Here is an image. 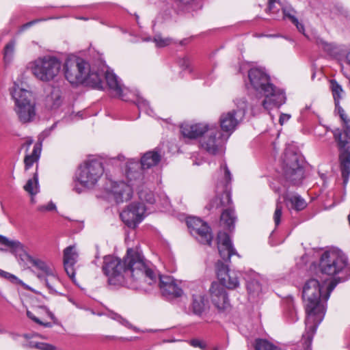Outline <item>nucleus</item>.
<instances>
[{
	"mask_svg": "<svg viewBox=\"0 0 350 350\" xmlns=\"http://www.w3.org/2000/svg\"><path fill=\"white\" fill-rule=\"evenodd\" d=\"M319 271L323 275L333 277L327 285L320 284L316 279H310L304 284L302 297L306 311V332L302 339L308 349L312 343L317 328L323 321L327 301L331 293L340 282L350 277V265L347 256L340 250H326L320 256Z\"/></svg>",
	"mask_w": 350,
	"mask_h": 350,
	"instance_id": "f257e3e1",
	"label": "nucleus"
},
{
	"mask_svg": "<svg viewBox=\"0 0 350 350\" xmlns=\"http://www.w3.org/2000/svg\"><path fill=\"white\" fill-rule=\"evenodd\" d=\"M103 271L111 284H122L133 281L139 284H152L157 280L153 265L145 259L138 249L128 248L123 260L108 255L103 259Z\"/></svg>",
	"mask_w": 350,
	"mask_h": 350,
	"instance_id": "f03ea898",
	"label": "nucleus"
},
{
	"mask_svg": "<svg viewBox=\"0 0 350 350\" xmlns=\"http://www.w3.org/2000/svg\"><path fill=\"white\" fill-rule=\"evenodd\" d=\"M248 77L253 88L264 96L260 105L267 111L279 108L285 103L284 92L274 86L266 72L257 68L250 70Z\"/></svg>",
	"mask_w": 350,
	"mask_h": 350,
	"instance_id": "7ed1b4c3",
	"label": "nucleus"
},
{
	"mask_svg": "<svg viewBox=\"0 0 350 350\" xmlns=\"http://www.w3.org/2000/svg\"><path fill=\"white\" fill-rule=\"evenodd\" d=\"M180 132L184 137L188 139H196L208 132L200 140L201 148L214 155L223 152L225 140L221 131L213 126H210L206 123L184 122L180 125Z\"/></svg>",
	"mask_w": 350,
	"mask_h": 350,
	"instance_id": "20e7f679",
	"label": "nucleus"
},
{
	"mask_svg": "<svg viewBox=\"0 0 350 350\" xmlns=\"http://www.w3.org/2000/svg\"><path fill=\"white\" fill-rule=\"evenodd\" d=\"M139 176L140 173H133L129 171L126 174L127 183L108 180L105 183V192L102 197L112 199L117 204L130 200L133 196V187H136L141 182Z\"/></svg>",
	"mask_w": 350,
	"mask_h": 350,
	"instance_id": "39448f33",
	"label": "nucleus"
},
{
	"mask_svg": "<svg viewBox=\"0 0 350 350\" xmlns=\"http://www.w3.org/2000/svg\"><path fill=\"white\" fill-rule=\"evenodd\" d=\"M14 100V111L21 122L33 121L36 117V102L31 91L14 83L10 89Z\"/></svg>",
	"mask_w": 350,
	"mask_h": 350,
	"instance_id": "423d86ee",
	"label": "nucleus"
},
{
	"mask_svg": "<svg viewBox=\"0 0 350 350\" xmlns=\"http://www.w3.org/2000/svg\"><path fill=\"white\" fill-rule=\"evenodd\" d=\"M342 123L343 131L339 129L334 130V135L338 142L340 150V170L343 178V184L347 185L350 174V119L345 113L340 116Z\"/></svg>",
	"mask_w": 350,
	"mask_h": 350,
	"instance_id": "0eeeda50",
	"label": "nucleus"
},
{
	"mask_svg": "<svg viewBox=\"0 0 350 350\" xmlns=\"http://www.w3.org/2000/svg\"><path fill=\"white\" fill-rule=\"evenodd\" d=\"M29 68L33 75L42 82H50L59 75L62 63L56 57L45 55L29 63Z\"/></svg>",
	"mask_w": 350,
	"mask_h": 350,
	"instance_id": "6e6552de",
	"label": "nucleus"
},
{
	"mask_svg": "<svg viewBox=\"0 0 350 350\" xmlns=\"http://www.w3.org/2000/svg\"><path fill=\"white\" fill-rule=\"evenodd\" d=\"M19 258L23 262H29L38 269L41 271L37 274L38 278L44 282L51 292H56V287L59 284V279L55 269L49 265L44 260L34 258L29 255L23 248V252L19 253Z\"/></svg>",
	"mask_w": 350,
	"mask_h": 350,
	"instance_id": "1a4fd4ad",
	"label": "nucleus"
},
{
	"mask_svg": "<svg viewBox=\"0 0 350 350\" xmlns=\"http://www.w3.org/2000/svg\"><path fill=\"white\" fill-rule=\"evenodd\" d=\"M86 61L77 55H69L63 66L65 78L72 85L83 83L88 79Z\"/></svg>",
	"mask_w": 350,
	"mask_h": 350,
	"instance_id": "9d476101",
	"label": "nucleus"
},
{
	"mask_svg": "<svg viewBox=\"0 0 350 350\" xmlns=\"http://www.w3.org/2000/svg\"><path fill=\"white\" fill-rule=\"evenodd\" d=\"M299 156L294 152L284 153V176L294 185L299 184L304 178V168Z\"/></svg>",
	"mask_w": 350,
	"mask_h": 350,
	"instance_id": "9b49d317",
	"label": "nucleus"
},
{
	"mask_svg": "<svg viewBox=\"0 0 350 350\" xmlns=\"http://www.w3.org/2000/svg\"><path fill=\"white\" fill-rule=\"evenodd\" d=\"M146 208L141 203H133L120 213L122 221L130 228H135L146 217Z\"/></svg>",
	"mask_w": 350,
	"mask_h": 350,
	"instance_id": "f8f14e48",
	"label": "nucleus"
},
{
	"mask_svg": "<svg viewBox=\"0 0 350 350\" xmlns=\"http://www.w3.org/2000/svg\"><path fill=\"white\" fill-rule=\"evenodd\" d=\"M215 270L221 285L224 288L234 289L239 286V280L237 273L230 271L228 266L221 260L215 264Z\"/></svg>",
	"mask_w": 350,
	"mask_h": 350,
	"instance_id": "ddd939ff",
	"label": "nucleus"
},
{
	"mask_svg": "<svg viewBox=\"0 0 350 350\" xmlns=\"http://www.w3.org/2000/svg\"><path fill=\"white\" fill-rule=\"evenodd\" d=\"M154 271L157 274L156 284L159 280V286L161 289L163 296L166 298L180 297L183 295V291L175 282L173 278L169 275H161L157 272L153 265ZM154 284L152 283L151 285Z\"/></svg>",
	"mask_w": 350,
	"mask_h": 350,
	"instance_id": "4468645a",
	"label": "nucleus"
},
{
	"mask_svg": "<svg viewBox=\"0 0 350 350\" xmlns=\"http://www.w3.org/2000/svg\"><path fill=\"white\" fill-rule=\"evenodd\" d=\"M187 226L193 234L199 236L204 241H212L213 233L207 222L200 217L189 216L186 219Z\"/></svg>",
	"mask_w": 350,
	"mask_h": 350,
	"instance_id": "2eb2a0df",
	"label": "nucleus"
},
{
	"mask_svg": "<svg viewBox=\"0 0 350 350\" xmlns=\"http://www.w3.org/2000/svg\"><path fill=\"white\" fill-rule=\"evenodd\" d=\"M282 9L284 18H287L294 24L298 31L305 35V29L302 23H299L295 16V10L290 5H282L279 0H269L268 9L270 12L277 14Z\"/></svg>",
	"mask_w": 350,
	"mask_h": 350,
	"instance_id": "dca6fc26",
	"label": "nucleus"
},
{
	"mask_svg": "<svg viewBox=\"0 0 350 350\" xmlns=\"http://www.w3.org/2000/svg\"><path fill=\"white\" fill-rule=\"evenodd\" d=\"M79 258V250L75 244L66 247L63 251V265L67 275L75 281V265Z\"/></svg>",
	"mask_w": 350,
	"mask_h": 350,
	"instance_id": "f3484780",
	"label": "nucleus"
},
{
	"mask_svg": "<svg viewBox=\"0 0 350 350\" xmlns=\"http://www.w3.org/2000/svg\"><path fill=\"white\" fill-rule=\"evenodd\" d=\"M212 303L219 310H225L230 307V302L224 288L217 282H213L210 288Z\"/></svg>",
	"mask_w": 350,
	"mask_h": 350,
	"instance_id": "a211bd4d",
	"label": "nucleus"
},
{
	"mask_svg": "<svg viewBox=\"0 0 350 350\" xmlns=\"http://www.w3.org/2000/svg\"><path fill=\"white\" fill-rule=\"evenodd\" d=\"M243 112L237 113L235 109L223 113L219 118V124L223 131L230 135L243 120Z\"/></svg>",
	"mask_w": 350,
	"mask_h": 350,
	"instance_id": "6ab92c4d",
	"label": "nucleus"
},
{
	"mask_svg": "<svg viewBox=\"0 0 350 350\" xmlns=\"http://www.w3.org/2000/svg\"><path fill=\"white\" fill-rule=\"evenodd\" d=\"M107 66L102 61L98 62V66L89 68V88L96 90L103 89V78L105 77Z\"/></svg>",
	"mask_w": 350,
	"mask_h": 350,
	"instance_id": "aec40b11",
	"label": "nucleus"
},
{
	"mask_svg": "<svg viewBox=\"0 0 350 350\" xmlns=\"http://www.w3.org/2000/svg\"><path fill=\"white\" fill-rule=\"evenodd\" d=\"M105 78L110 94L113 96L124 99L125 88L113 71L109 70L108 68H106Z\"/></svg>",
	"mask_w": 350,
	"mask_h": 350,
	"instance_id": "412c9836",
	"label": "nucleus"
},
{
	"mask_svg": "<svg viewBox=\"0 0 350 350\" xmlns=\"http://www.w3.org/2000/svg\"><path fill=\"white\" fill-rule=\"evenodd\" d=\"M88 187V161L81 163L75 173L74 189L78 193L84 191Z\"/></svg>",
	"mask_w": 350,
	"mask_h": 350,
	"instance_id": "4be33fe9",
	"label": "nucleus"
},
{
	"mask_svg": "<svg viewBox=\"0 0 350 350\" xmlns=\"http://www.w3.org/2000/svg\"><path fill=\"white\" fill-rule=\"evenodd\" d=\"M283 198L287 207L297 211H302L307 206L306 200L297 193H286Z\"/></svg>",
	"mask_w": 350,
	"mask_h": 350,
	"instance_id": "5701e85b",
	"label": "nucleus"
},
{
	"mask_svg": "<svg viewBox=\"0 0 350 350\" xmlns=\"http://www.w3.org/2000/svg\"><path fill=\"white\" fill-rule=\"evenodd\" d=\"M103 173V163L100 161L89 157V183L94 184Z\"/></svg>",
	"mask_w": 350,
	"mask_h": 350,
	"instance_id": "b1692460",
	"label": "nucleus"
},
{
	"mask_svg": "<svg viewBox=\"0 0 350 350\" xmlns=\"http://www.w3.org/2000/svg\"><path fill=\"white\" fill-rule=\"evenodd\" d=\"M62 91L58 87H53L51 92L46 96L45 104L49 109L59 107L62 103Z\"/></svg>",
	"mask_w": 350,
	"mask_h": 350,
	"instance_id": "393cba45",
	"label": "nucleus"
},
{
	"mask_svg": "<svg viewBox=\"0 0 350 350\" xmlns=\"http://www.w3.org/2000/svg\"><path fill=\"white\" fill-rule=\"evenodd\" d=\"M217 248L220 257L225 261H230V257L236 255L239 257V255L234 248L232 242H217Z\"/></svg>",
	"mask_w": 350,
	"mask_h": 350,
	"instance_id": "a878e982",
	"label": "nucleus"
},
{
	"mask_svg": "<svg viewBox=\"0 0 350 350\" xmlns=\"http://www.w3.org/2000/svg\"><path fill=\"white\" fill-rule=\"evenodd\" d=\"M231 202L230 195L227 191H221V193L217 195L206 206L207 208L212 210L224 206Z\"/></svg>",
	"mask_w": 350,
	"mask_h": 350,
	"instance_id": "bb28decb",
	"label": "nucleus"
},
{
	"mask_svg": "<svg viewBox=\"0 0 350 350\" xmlns=\"http://www.w3.org/2000/svg\"><path fill=\"white\" fill-rule=\"evenodd\" d=\"M236 220L237 217L233 208H226L224 210L221 214L220 221L230 232L234 229V224Z\"/></svg>",
	"mask_w": 350,
	"mask_h": 350,
	"instance_id": "cd10ccee",
	"label": "nucleus"
},
{
	"mask_svg": "<svg viewBox=\"0 0 350 350\" xmlns=\"http://www.w3.org/2000/svg\"><path fill=\"white\" fill-rule=\"evenodd\" d=\"M139 179L141 182L136 185L137 189V194L139 198L142 201L149 204H153L155 202L154 195L152 191L148 189L143 185L142 175L140 174Z\"/></svg>",
	"mask_w": 350,
	"mask_h": 350,
	"instance_id": "c85d7f7f",
	"label": "nucleus"
},
{
	"mask_svg": "<svg viewBox=\"0 0 350 350\" xmlns=\"http://www.w3.org/2000/svg\"><path fill=\"white\" fill-rule=\"evenodd\" d=\"M161 160V155L155 151H149L145 153L141 159L142 167L150 168L156 165Z\"/></svg>",
	"mask_w": 350,
	"mask_h": 350,
	"instance_id": "c756f323",
	"label": "nucleus"
},
{
	"mask_svg": "<svg viewBox=\"0 0 350 350\" xmlns=\"http://www.w3.org/2000/svg\"><path fill=\"white\" fill-rule=\"evenodd\" d=\"M41 153V144H36L33 146L32 153L27 154L24 159L25 169L28 170L34 163L37 162Z\"/></svg>",
	"mask_w": 350,
	"mask_h": 350,
	"instance_id": "7c9ffc66",
	"label": "nucleus"
},
{
	"mask_svg": "<svg viewBox=\"0 0 350 350\" xmlns=\"http://www.w3.org/2000/svg\"><path fill=\"white\" fill-rule=\"evenodd\" d=\"M23 246L21 242H0V251L10 252L19 257V253L23 252Z\"/></svg>",
	"mask_w": 350,
	"mask_h": 350,
	"instance_id": "2f4dec72",
	"label": "nucleus"
},
{
	"mask_svg": "<svg viewBox=\"0 0 350 350\" xmlns=\"http://www.w3.org/2000/svg\"><path fill=\"white\" fill-rule=\"evenodd\" d=\"M24 190L31 196H36L40 191L38 185V177L37 173H35L33 177L27 180L23 187Z\"/></svg>",
	"mask_w": 350,
	"mask_h": 350,
	"instance_id": "473e14b6",
	"label": "nucleus"
},
{
	"mask_svg": "<svg viewBox=\"0 0 350 350\" xmlns=\"http://www.w3.org/2000/svg\"><path fill=\"white\" fill-rule=\"evenodd\" d=\"M192 310L196 314H201L204 309V296L198 294L193 295Z\"/></svg>",
	"mask_w": 350,
	"mask_h": 350,
	"instance_id": "72a5a7b5",
	"label": "nucleus"
},
{
	"mask_svg": "<svg viewBox=\"0 0 350 350\" xmlns=\"http://www.w3.org/2000/svg\"><path fill=\"white\" fill-rule=\"evenodd\" d=\"M15 50V42L14 40L8 42L5 48L3 53V59L5 64H9L13 59Z\"/></svg>",
	"mask_w": 350,
	"mask_h": 350,
	"instance_id": "f704fd0d",
	"label": "nucleus"
},
{
	"mask_svg": "<svg viewBox=\"0 0 350 350\" xmlns=\"http://www.w3.org/2000/svg\"><path fill=\"white\" fill-rule=\"evenodd\" d=\"M255 350H281L279 347L265 339L255 340Z\"/></svg>",
	"mask_w": 350,
	"mask_h": 350,
	"instance_id": "c9c22d12",
	"label": "nucleus"
},
{
	"mask_svg": "<svg viewBox=\"0 0 350 350\" xmlns=\"http://www.w3.org/2000/svg\"><path fill=\"white\" fill-rule=\"evenodd\" d=\"M1 278L5 279L14 284L21 285L23 287H24L25 289L31 290V288L28 285L25 284L22 280H21L19 278H18L16 275L10 273L9 272H7L5 271L3 272V276Z\"/></svg>",
	"mask_w": 350,
	"mask_h": 350,
	"instance_id": "e433bc0d",
	"label": "nucleus"
},
{
	"mask_svg": "<svg viewBox=\"0 0 350 350\" xmlns=\"http://www.w3.org/2000/svg\"><path fill=\"white\" fill-rule=\"evenodd\" d=\"M330 88L334 98V101L338 100L341 98V94L343 92L342 87L334 79L330 81Z\"/></svg>",
	"mask_w": 350,
	"mask_h": 350,
	"instance_id": "4c0bfd02",
	"label": "nucleus"
},
{
	"mask_svg": "<svg viewBox=\"0 0 350 350\" xmlns=\"http://www.w3.org/2000/svg\"><path fill=\"white\" fill-rule=\"evenodd\" d=\"M247 289L250 294L256 295L261 291V286L256 279H252L247 282Z\"/></svg>",
	"mask_w": 350,
	"mask_h": 350,
	"instance_id": "58836bf2",
	"label": "nucleus"
},
{
	"mask_svg": "<svg viewBox=\"0 0 350 350\" xmlns=\"http://www.w3.org/2000/svg\"><path fill=\"white\" fill-rule=\"evenodd\" d=\"M237 109H235L237 113L243 112V117L244 118L245 111L247 108V102L245 97L237 98L234 100Z\"/></svg>",
	"mask_w": 350,
	"mask_h": 350,
	"instance_id": "ea45409f",
	"label": "nucleus"
},
{
	"mask_svg": "<svg viewBox=\"0 0 350 350\" xmlns=\"http://www.w3.org/2000/svg\"><path fill=\"white\" fill-rule=\"evenodd\" d=\"M31 348H36L39 350H56V347L46 342H31L29 345Z\"/></svg>",
	"mask_w": 350,
	"mask_h": 350,
	"instance_id": "a19ab883",
	"label": "nucleus"
},
{
	"mask_svg": "<svg viewBox=\"0 0 350 350\" xmlns=\"http://www.w3.org/2000/svg\"><path fill=\"white\" fill-rule=\"evenodd\" d=\"M136 105L140 111H144L146 113L150 114L151 109L148 101L139 95L137 97Z\"/></svg>",
	"mask_w": 350,
	"mask_h": 350,
	"instance_id": "79ce46f5",
	"label": "nucleus"
},
{
	"mask_svg": "<svg viewBox=\"0 0 350 350\" xmlns=\"http://www.w3.org/2000/svg\"><path fill=\"white\" fill-rule=\"evenodd\" d=\"M282 215V204L280 200L276 202L275 210L273 214V220L275 226H278L280 223V219Z\"/></svg>",
	"mask_w": 350,
	"mask_h": 350,
	"instance_id": "37998d69",
	"label": "nucleus"
},
{
	"mask_svg": "<svg viewBox=\"0 0 350 350\" xmlns=\"http://www.w3.org/2000/svg\"><path fill=\"white\" fill-rule=\"evenodd\" d=\"M154 42L157 47H164L170 44L171 39L162 38L160 35H157L154 38Z\"/></svg>",
	"mask_w": 350,
	"mask_h": 350,
	"instance_id": "c03bdc74",
	"label": "nucleus"
},
{
	"mask_svg": "<svg viewBox=\"0 0 350 350\" xmlns=\"http://www.w3.org/2000/svg\"><path fill=\"white\" fill-rule=\"evenodd\" d=\"M27 316L28 317V318H29L30 319H31L33 321H34L35 323L40 325H42L45 327H52V324L51 323H44L42 321H41L38 318H37L31 311H29V310H27Z\"/></svg>",
	"mask_w": 350,
	"mask_h": 350,
	"instance_id": "a18cd8bd",
	"label": "nucleus"
},
{
	"mask_svg": "<svg viewBox=\"0 0 350 350\" xmlns=\"http://www.w3.org/2000/svg\"><path fill=\"white\" fill-rule=\"evenodd\" d=\"M110 317L112 319H114V320L118 321L120 323H121L122 325H124L125 327H131V323L127 320L124 319L120 315H119V314H118L116 313H111L110 314Z\"/></svg>",
	"mask_w": 350,
	"mask_h": 350,
	"instance_id": "49530a36",
	"label": "nucleus"
},
{
	"mask_svg": "<svg viewBox=\"0 0 350 350\" xmlns=\"http://www.w3.org/2000/svg\"><path fill=\"white\" fill-rule=\"evenodd\" d=\"M56 209L55 204L50 202L46 205H41L38 207V210L41 212L50 211Z\"/></svg>",
	"mask_w": 350,
	"mask_h": 350,
	"instance_id": "de8ad7c7",
	"label": "nucleus"
},
{
	"mask_svg": "<svg viewBox=\"0 0 350 350\" xmlns=\"http://www.w3.org/2000/svg\"><path fill=\"white\" fill-rule=\"evenodd\" d=\"M179 65L183 70H188L189 72H191L190 68V61L187 57H184L179 61Z\"/></svg>",
	"mask_w": 350,
	"mask_h": 350,
	"instance_id": "09e8293b",
	"label": "nucleus"
},
{
	"mask_svg": "<svg viewBox=\"0 0 350 350\" xmlns=\"http://www.w3.org/2000/svg\"><path fill=\"white\" fill-rule=\"evenodd\" d=\"M230 239H231L230 235L226 232L220 231L217 234V241H230Z\"/></svg>",
	"mask_w": 350,
	"mask_h": 350,
	"instance_id": "8fccbe9b",
	"label": "nucleus"
},
{
	"mask_svg": "<svg viewBox=\"0 0 350 350\" xmlns=\"http://www.w3.org/2000/svg\"><path fill=\"white\" fill-rule=\"evenodd\" d=\"M190 345L194 347H200L203 349L205 347V345L198 339H193L190 341Z\"/></svg>",
	"mask_w": 350,
	"mask_h": 350,
	"instance_id": "3c124183",
	"label": "nucleus"
},
{
	"mask_svg": "<svg viewBox=\"0 0 350 350\" xmlns=\"http://www.w3.org/2000/svg\"><path fill=\"white\" fill-rule=\"evenodd\" d=\"M291 118V116L287 113H282L280 115L279 122L281 125H283L285 122H288Z\"/></svg>",
	"mask_w": 350,
	"mask_h": 350,
	"instance_id": "603ef678",
	"label": "nucleus"
},
{
	"mask_svg": "<svg viewBox=\"0 0 350 350\" xmlns=\"http://www.w3.org/2000/svg\"><path fill=\"white\" fill-rule=\"evenodd\" d=\"M223 170L225 175L226 184H228L231 180L230 172L226 166H224Z\"/></svg>",
	"mask_w": 350,
	"mask_h": 350,
	"instance_id": "864d4df0",
	"label": "nucleus"
},
{
	"mask_svg": "<svg viewBox=\"0 0 350 350\" xmlns=\"http://www.w3.org/2000/svg\"><path fill=\"white\" fill-rule=\"evenodd\" d=\"M33 139L30 137L26 139V142L22 145V148H25L26 151H27L30 147V146L33 144Z\"/></svg>",
	"mask_w": 350,
	"mask_h": 350,
	"instance_id": "5fc2aeb1",
	"label": "nucleus"
},
{
	"mask_svg": "<svg viewBox=\"0 0 350 350\" xmlns=\"http://www.w3.org/2000/svg\"><path fill=\"white\" fill-rule=\"evenodd\" d=\"M334 102H335V105H336V111L338 113L339 116H341V114L345 113V112L344 109L339 105V101L336 100Z\"/></svg>",
	"mask_w": 350,
	"mask_h": 350,
	"instance_id": "6e6d98bb",
	"label": "nucleus"
},
{
	"mask_svg": "<svg viewBox=\"0 0 350 350\" xmlns=\"http://www.w3.org/2000/svg\"><path fill=\"white\" fill-rule=\"evenodd\" d=\"M36 23V21H31L29 23H27L25 25H23L22 27H21V31L23 30H25V29L29 27L30 26H31L33 24H34Z\"/></svg>",
	"mask_w": 350,
	"mask_h": 350,
	"instance_id": "4d7b16f0",
	"label": "nucleus"
},
{
	"mask_svg": "<svg viewBox=\"0 0 350 350\" xmlns=\"http://www.w3.org/2000/svg\"><path fill=\"white\" fill-rule=\"evenodd\" d=\"M347 63L350 66V50L346 56Z\"/></svg>",
	"mask_w": 350,
	"mask_h": 350,
	"instance_id": "13d9d810",
	"label": "nucleus"
},
{
	"mask_svg": "<svg viewBox=\"0 0 350 350\" xmlns=\"http://www.w3.org/2000/svg\"><path fill=\"white\" fill-rule=\"evenodd\" d=\"M48 314L51 319H53L55 322L56 321V318L55 317L54 314L52 312H49Z\"/></svg>",
	"mask_w": 350,
	"mask_h": 350,
	"instance_id": "bf43d9fd",
	"label": "nucleus"
},
{
	"mask_svg": "<svg viewBox=\"0 0 350 350\" xmlns=\"http://www.w3.org/2000/svg\"><path fill=\"white\" fill-rule=\"evenodd\" d=\"M0 241H9V239H7L5 237H3V236L0 234Z\"/></svg>",
	"mask_w": 350,
	"mask_h": 350,
	"instance_id": "052dcab7",
	"label": "nucleus"
},
{
	"mask_svg": "<svg viewBox=\"0 0 350 350\" xmlns=\"http://www.w3.org/2000/svg\"><path fill=\"white\" fill-rule=\"evenodd\" d=\"M31 202L32 204H34V203H35V198H34V196H31Z\"/></svg>",
	"mask_w": 350,
	"mask_h": 350,
	"instance_id": "680f3d73",
	"label": "nucleus"
},
{
	"mask_svg": "<svg viewBox=\"0 0 350 350\" xmlns=\"http://www.w3.org/2000/svg\"><path fill=\"white\" fill-rule=\"evenodd\" d=\"M4 271H3V270H2V269H0V278H2V276H3V272H4Z\"/></svg>",
	"mask_w": 350,
	"mask_h": 350,
	"instance_id": "e2e57ef3",
	"label": "nucleus"
},
{
	"mask_svg": "<svg viewBox=\"0 0 350 350\" xmlns=\"http://www.w3.org/2000/svg\"><path fill=\"white\" fill-rule=\"evenodd\" d=\"M207 243H208V245H211V241H208V242H207Z\"/></svg>",
	"mask_w": 350,
	"mask_h": 350,
	"instance_id": "0e129e2a",
	"label": "nucleus"
}]
</instances>
